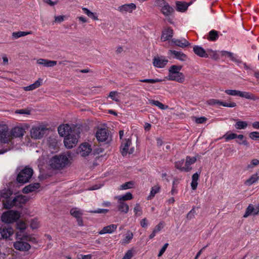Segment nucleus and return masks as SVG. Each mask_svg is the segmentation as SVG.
Listing matches in <instances>:
<instances>
[{
	"label": "nucleus",
	"mask_w": 259,
	"mask_h": 259,
	"mask_svg": "<svg viewBox=\"0 0 259 259\" xmlns=\"http://www.w3.org/2000/svg\"><path fill=\"white\" fill-rule=\"evenodd\" d=\"M181 65H172L168 69V75L165 78L168 80H174L179 83L184 82L185 78L183 73L180 72L182 69Z\"/></svg>",
	"instance_id": "obj_1"
},
{
	"label": "nucleus",
	"mask_w": 259,
	"mask_h": 259,
	"mask_svg": "<svg viewBox=\"0 0 259 259\" xmlns=\"http://www.w3.org/2000/svg\"><path fill=\"white\" fill-rule=\"evenodd\" d=\"M49 162L53 169H62L68 164L69 159L65 154H59L52 157Z\"/></svg>",
	"instance_id": "obj_2"
},
{
	"label": "nucleus",
	"mask_w": 259,
	"mask_h": 259,
	"mask_svg": "<svg viewBox=\"0 0 259 259\" xmlns=\"http://www.w3.org/2000/svg\"><path fill=\"white\" fill-rule=\"evenodd\" d=\"M27 199L25 196L18 195L16 196L11 201H7L4 204V208L6 209H10L13 206H15L18 208H22L23 205L25 204Z\"/></svg>",
	"instance_id": "obj_3"
},
{
	"label": "nucleus",
	"mask_w": 259,
	"mask_h": 259,
	"mask_svg": "<svg viewBox=\"0 0 259 259\" xmlns=\"http://www.w3.org/2000/svg\"><path fill=\"white\" fill-rule=\"evenodd\" d=\"M33 174V170L32 168L25 166L18 173L16 180L19 183L25 184L29 181Z\"/></svg>",
	"instance_id": "obj_4"
},
{
	"label": "nucleus",
	"mask_w": 259,
	"mask_h": 259,
	"mask_svg": "<svg viewBox=\"0 0 259 259\" xmlns=\"http://www.w3.org/2000/svg\"><path fill=\"white\" fill-rule=\"evenodd\" d=\"M20 217V213L17 210H10L3 213L2 221L8 224L12 223L18 220Z\"/></svg>",
	"instance_id": "obj_5"
},
{
	"label": "nucleus",
	"mask_w": 259,
	"mask_h": 259,
	"mask_svg": "<svg viewBox=\"0 0 259 259\" xmlns=\"http://www.w3.org/2000/svg\"><path fill=\"white\" fill-rule=\"evenodd\" d=\"M80 131L77 129V131H73L72 133L64 138V143L67 148L71 149L75 146L78 142L77 137Z\"/></svg>",
	"instance_id": "obj_6"
},
{
	"label": "nucleus",
	"mask_w": 259,
	"mask_h": 259,
	"mask_svg": "<svg viewBox=\"0 0 259 259\" xmlns=\"http://www.w3.org/2000/svg\"><path fill=\"white\" fill-rule=\"evenodd\" d=\"M48 131V128L41 126H35L30 131L31 137L32 139L37 140L41 139Z\"/></svg>",
	"instance_id": "obj_7"
},
{
	"label": "nucleus",
	"mask_w": 259,
	"mask_h": 259,
	"mask_svg": "<svg viewBox=\"0 0 259 259\" xmlns=\"http://www.w3.org/2000/svg\"><path fill=\"white\" fill-rule=\"evenodd\" d=\"M8 130L7 125L5 124L0 125V142L1 143L7 144L11 141V134Z\"/></svg>",
	"instance_id": "obj_8"
},
{
	"label": "nucleus",
	"mask_w": 259,
	"mask_h": 259,
	"mask_svg": "<svg viewBox=\"0 0 259 259\" xmlns=\"http://www.w3.org/2000/svg\"><path fill=\"white\" fill-rule=\"evenodd\" d=\"M14 233L13 229L9 225L0 227V239H7Z\"/></svg>",
	"instance_id": "obj_9"
},
{
	"label": "nucleus",
	"mask_w": 259,
	"mask_h": 259,
	"mask_svg": "<svg viewBox=\"0 0 259 259\" xmlns=\"http://www.w3.org/2000/svg\"><path fill=\"white\" fill-rule=\"evenodd\" d=\"M14 247L19 251H28L30 248V245L24 240H19L14 243Z\"/></svg>",
	"instance_id": "obj_10"
},
{
	"label": "nucleus",
	"mask_w": 259,
	"mask_h": 259,
	"mask_svg": "<svg viewBox=\"0 0 259 259\" xmlns=\"http://www.w3.org/2000/svg\"><path fill=\"white\" fill-rule=\"evenodd\" d=\"M96 137L99 142L107 141L109 137L108 130L105 128L98 130L96 132Z\"/></svg>",
	"instance_id": "obj_11"
},
{
	"label": "nucleus",
	"mask_w": 259,
	"mask_h": 259,
	"mask_svg": "<svg viewBox=\"0 0 259 259\" xmlns=\"http://www.w3.org/2000/svg\"><path fill=\"white\" fill-rule=\"evenodd\" d=\"M58 131L61 137L65 138L73 132L71 127L67 124L60 125L58 128Z\"/></svg>",
	"instance_id": "obj_12"
},
{
	"label": "nucleus",
	"mask_w": 259,
	"mask_h": 259,
	"mask_svg": "<svg viewBox=\"0 0 259 259\" xmlns=\"http://www.w3.org/2000/svg\"><path fill=\"white\" fill-rule=\"evenodd\" d=\"M91 151V146L88 143H82L78 149V153H80V154L83 157L88 156Z\"/></svg>",
	"instance_id": "obj_13"
},
{
	"label": "nucleus",
	"mask_w": 259,
	"mask_h": 259,
	"mask_svg": "<svg viewBox=\"0 0 259 259\" xmlns=\"http://www.w3.org/2000/svg\"><path fill=\"white\" fill-rule=\"evenodd\" d=\"M168 63V60L163 57H155L153 59V64L154 67L157 68H163Z\"/></svg>",
	"instance_id": "obj_14"
},
{
	"label": "nucleus",
	"mask_w": 259,
	"mask_h": 259,
	"mask_svg": "<svg viewBox=\"0 0 259 259\" xmlns=\"http://www.w3.org/2000/svg\"><path fill=\"white\" fill-rule=\"evenodd\" d=\"M207 103L210 105H214L215 104H219V105H222L224 107H231V108L235 107L237 106L236 103L235 102H232V103H228L221 101L218 99H212L209 100L207 101Z\"/></svg>",
	"instance_id": "obj_15"
},
{
	"label": "nucleus",
	"mask_w": 259,
	"mask_h": 259,
	"mask_svg": "<svg viewBox=\"0 0 259 259\" xmlns=\"http://www.w3.org/2000/svg\"><path fill=\"white\" fill-rule=\"evenodd\" d=\"M132 144V141L130 139H126L123 140L120 146V151L122 155L125 156L128 153L129 147Z\"/></svg>",
	"instance_id": "obj_16"
},
{
	"label": "nucleus",
	"mask_w": 259,
	"mask_h": 259,
	"mask_svg": "<svg viewBox=\"0 0 259 259\" xmlns=\"http://www.w3.org/2000/svg\"><path fill=\"white\" fill-rule=\"evenodd\" d=\"M24 133L25 131L23 128L20 127H15L12 129L10 132L11 139H12V137H22L24 134Z\"/></svg>",
	"instance_id": "obj_17"
},
{
	"label": "nucleus",
	"mask_w": 259,
	"mask_h": 259,
	"mask_svg": "<svg viewBox=\"0 0 259 259\" xmlns=\"http://www.w3.org/2000/svg\"><path fill=\"white\" fill-rule=\"evenodd\" d=\"M13 192L10 189H4L0 191V196L1 198H3L4 199L2 201L3 206L4 207V204L8 201H11V196L12 195Z\"/></svg>",
	"instance_id": "obj_18"
},
{
	"label": "nucleus",
	"mask_w": 259,
	"mask_h": 259,
	"mask_svg": "<svg viewBox=\"0 0 259 259\" xmlns=\"http://www.w3.org/2000/svg\"><path fill=\"white\" fill-rule=\"evenodd\" d=\"M136 8V6L134 3H131L129 4H125L119 6L118 8V10L120 12H129L131 13L132 11Z\"/></svg>",
	"instance_id": "obj_19"
},
{
	"label": "nucleus",
	"mask_w": 259,
	"mask_h": 259,
	"mask_svg": "<svg viewBox=\"0 0 259 259\" xmlns=\"http://www.w3.org/2000/svg\"><path fill=\"white\" fill-rule=\"evenodd\" d=\"M40 187V184L39 183H35L30 184L25 186L22 189V192L24 194H28L30 192L35 191L36 189Z\"/></svg>",
	"instance_id": "obj_20"
},
{
	"label": "nucleus",
	"mask_w": 259,
	"mask_h": 259,
	"mask_svg": "<svg viewBox=\"0 0 259 259\" xmlns=\"http://www.w3.org/2000/svg\"><path fill=\"white\" fill-rule=\"evenodd\" d=\"M173 36V30L170 27H168L162 32L161 40L162 41L169 40Z\"/></svg>",
	"instance_id": "obj_21"
},
{
	"label": "nucleus",
	"mask_w": 259,
	"mask_h": 259,
	"mask_svg": "<svg viewBox=\"0 0 259 259\" xmlns=\"http://www.w3.org/2000/svg\"><path fill=\"white\" fill-rule=\"evenodd\" d=\"M193 52L198 56L202 58H208V54L203 48L198 46H195L193 47Z\"/></svg>",
	"instance_id": "obj_22"
},
{
	"label": "nucleus",
	"mask_w": 259,
	"mask_h": 259,
	"mask_svg": "<svg viewBox=\"0 0 259 259\" xmlns=\"http://www.w3.org/2000/svg\"><path fill=\"white\" fill-rule=\"evenodd\" d=\"M168 54L169 55H174L175 58H176L180 61H185L187 58V55L183 53L182 52H179L175 50H169Z\"/></svg>",
	"instance_id": "obj_23"
},
{
	"label": "nucleus",
	"mask_w": 259,
	"mask_h": 259,
	"mask_svg": "<svg viewBox=\"0 0 259 259\" xmlns=\"http://www.w3.org/2000/svg\"><path fill=\"white\" fill-rule=\"evenodd\" d=\"M16 239L18 240H24L26 241H30L32 242H36L35 238L33 237L31 235L19 234V233H16Z\"/></svg>",
	"instance_id": "obj_24"
},
{
	"label": "nucleus",
	"mask_w": 259,
	"mask_h": 259,
	"mask_svg": "<svg viewBox=\"0 0 259 259\" xmlns=\"http://www.w3.org/2000/svg\"><path fill=\"white\" fill-rule=\"evenodd\" d=\"M184 163V159H181L180 161H178L175 162V166L177 169H179L180 170L185 172H189L192 169V167L190 166H183V165Z\"/></svg>",
	"instance_id": "obj_25"
},
{
	"label": "nucleus",
	"mask_w": 259,
	"mask_h": 259,
	"mask_svg": "<svg viewBox=\"0 0 259 259\" xmlns=\"http://www.w3.org/2000/svg\"><path fill=\"white\" fill-rule=\"evenodd\" d=\"M117 225L111 224L106 227H104L99 232V234L100 235L109 233L111 234L113 233L117 228Z\"/></svg>",
	"instance_id": "obj_26"
},
{
	"label": "nucleus",
	"mask_w": 259,
	"mask_h": 259,
	"mask_svg": "<svg viewBox=\"0 0 259 259\" xmlns=\"http://www.w3.org/2000/svg\"><path fill=\"white\" fill-rule=\"evenodd\" d=\"M37 63L43 65L45 67H53L57 65V62L56 61L49 60L45 59H39L37 61Z\"/></svg>",
	"instance_id": "obj_27"
},
{
	"label": "nucleus",
	"mask_w": 259,
	"mask_h": 259,
	"mask_svg": "<svg viewBox=\"0 0 259 259\" xmlns=\"http://www.w3.org/2000/svg\"><path fill=\"white\" fill-rule=\"evenodd\" d=\"M259 212V208H257V211H255V209L252 204H249L247 208L246 209L245 212L243 215L244 218H247L249 215L253 214L256 215Z\"/></svg>",
	"instance_id": "obj_28"
},
{
	"label": "nucleus",
	"mask_w": 259,
	"mask_h": 259,
	"mask_svg": "<svg viewBox=\"0 0 259 259\" xmlns=\"http://www.w3.org/2000/svg\"><path fill=\"white\" fill-rule=\"evenodd\" d=\"M172 43H174L176 46L184 48L190 45V44L186 39L182 40L178 39H172L171 40Z\"/></svg>",
	"instance_id": "obj_29"
},
{
	"label": "nucleus",
	"mask_w": 259,
	"mask_h": 259,
	"mask_svg": "<svg viewBox=\"0 0 259 259\" xmlns=\"http://www.w3.org/2000/svg\"><path fill=\"white\" fill-rule=\"evenodd\" d=\"M42 79L38 78V80L35 81L33 83L23 88L25 91H32L36 88L39 87L42 84Z\"/></svg>",
	"instance_id": "obj_30"
},
{
	"label": "nucleus",
	"mask_w": 259,
	"mask_h": 259,
	"mask_svg": "<svg viewBox=\"0 0 259 259\" xmlns=\"http://www.w3.org/2000/svg\"><path fill=\"white\" fill-rule=\"evenodd\" d=\"M259 180V170L256 171L255 174L251 175V176L247 179L245 184L248 186H250Z\"/></svg>",
	"instance_id": "obj_31"
},
{
	"label": "nucleus",
	"mask_w": 259,
	"mask_h": 259,
	"mask_svg": "<svg viewBox=\"0 0 259 259\" xmlns=\"http://www.w3.org/2000/svg\"><path fill=\"white\" fill-rule=\"evenodd\" d=\"M161 11L164 16H168L174 12V10L168 3H167V4L163 6V8L161 9Z\"/></svg>",
	"instance_id": "obj_32"
},
{
	"label": "nucleus",
	"mask_w": 259,
	"mask_h": 259,
	"mask_svg": "<svg viewBox=\"0 0 259 259\" xmlns=\"http://www.w3.org/2000/svg\"><path fill=\"white\" fill-rule=\"evenodd\" d=\"M201 171L196 172V173L194 174L192 177V182L191 183V186L192 190H195L196 189L198 183L197 181L199 179V176L200 175Z\"/></svg>",
	"instance_id": "obj_33"
},
{
	"label": "nucleus",
	"mask_w": 259,
	"mask_h": 259,
	"mask_svg": "<svg viewBox=\"0 0 259 259\" xmlns=\"http://www.w3.org/2000/svg\"><path fill=\"white\" fill-rule=\"evenodd\" d=\"M117 208L119 211L125 213H127L129 210V207L127 203L118 200Z\"/></svg>",
	"instance_id": "obj_34"
},
{
	"label": "nucleus",
	"mask_w": 259,
	"mask_h": 259,
	"mask_svg": "<svg viewBox=\"0 0 259 259\" xmlns=\"http://www.w3.org/2000/svg\"><path fill=\"white\" fill-rule=\"evenodd\" d=\"M219 32L213 29L209 32L207 38L209 41H214L219 38Z\"/></svg>",
	"instance_id": "obj_35"
},
{
	"label": "nucleus",
	"mask_w": 259,
	"mask_h": 259,
	"mask_svg": "<svg viewBox=\"0 0 259 259\" xmlns=\"http://www.w3.org/2000/svg\"><path fill=\"white\" fill-rule=\"evenodd\" d=\"M177 10L179 12H185L188 8L190 4L183 3L181 2H177L176 3Z\"/></svg>",
	"instance_id": "obj_36"
},
{
	"label": "nucleus",
	"mask_w": 259,
	"mask_h": 259,
	"mask_svg": "<svg viewBox=\"0 0 259 259\" xmlns=\"http://www.w3.org/2000/svg\"><path fill=\"white\" fill-rule=\"evenodd\" d=\"M239 93V97L244 98L245 99H250L253 101H255L258 99V98H256L253 94L248 92L240 91Z\"/></svg>",
	"instance_id": "obj_37"
},
{
	"label": "nucleus",
	"mask_w": 259,
	"mask_h": 259,
	"mask_svg": "<svg viewBox=\"0 0 259 259\" xmlns=\"http://www.w3.org/2000/svg\"><path fill=\"white\" fill-rule=\"evenodd\" d=\"M82 10L88 17L94 20H98V18L96 13L92 12L90 10L86 8H82Z\"/></svg>",
	"instance_id": "obj_38"
},
{
	"label": "nucleus",
	"mask_w": 259,
	"mask_h": 259,
	"mask_svg": "<svg viewBox=\"0 0 259 259\" xmlns=\"http://www.w3.org/2000/svg\"><path fill=\"white\" fill-rule=\"evenodd\" d=\"M160 189V187L158 185H156L153 187L150 191V195L147 197V200L152 199L155 196V195L158 193Z\"/></svg>",
	"instance_id": "obj_39"
},
{
	"label": "nucleus",
	"mask_w": 259,
	"mask_h": 259,
	"mask_svg": "<svg viewBox=\"0 0 259 259\" xmlns=\"http://www.w3.org/2000/svg\"><path fill=\"white\" fill-rule=\"evenodd\" d=\"M32 31H17V32H14L12 33V36L13 38L17 39L18 38H19L22 36H24L25 35H27L28 34H32Z\"/></svg>",
	"instance_id": "obj_40"
},
{
	"label": "nucleus",
	"mask_w": 259,
	"mask_h": 259,
	"mask_svg": "<svg viewBox=\"0 0 259 259\" xmlns=\"http://www.w3.org/2000/svg\"><path fill=\"white\" fill-rule=\"evenodd\" d=\"M116 198L118 199V201L124 202L125 200H131L133 198V195L130 192H127L124 195L116 196Z\"/></svg>",
	"instance_id": "obj_41"
},
{
	"label": "nucleus",
	"mask_w": 259,
	"mask_h": 259,
	"mask_svg": "<svg viewBox=\"0 0 259 259\" xmlns=\"http://www.w3.org/2000/svg\"><path fill=\"white\" fill-rule=\"evenodd\" d=\"M149 103L150 104L157 106L161 109L163 110V109H167L168 108L167 106H165L164 105H163V104H162L161 102H160L158 101H155L154 100H149Z\"/></svg>",
	"instance_id": "obj_42"
},
{
	"label": "nucleus",
	"mask_w": 259,
	"mask_h": 259,
	"mask_svg": "<svg viewBox=\"0 0 259 259\" xmlns=\"http://www.w3.org/2000/svg\"><path fill=\"white\" fill-rule=\"evenodd\" d=\"M16 228L20 230V232H18L17 233H19V234H22V233L23 231H24L26 228V224L24 222L22 221H20L19 222H17L16 224Z\"/></svg>",
	"instance_id": "obj_43"
},
{
	"label": "nucleus",
	"mask_w": 259,
	"mask_h": 259,
	"mask_svg": "<svg viewBox=\"0 0 259 259\" xmlns=\"http://www.w3.org/2000/svg\"><path fill=\"white\" fill-rule=\"evenodd\" d=\"M133 233L131 231H128L125 235V238L122 240V243H128L130 240L133 239Z\"/></svg>",
	"instance_id": "obj_44"
},
{
	"label": "nucleus",
	"mask_w": 259,
	"mask_h": 259,
	"mask_svg": "<svg viewBox=\"0 0 259 259\" xmlns=\"http://www.w3.org/2000/svg\"><path fill=\"white\" fill-rule=\"evenodd\" d=\"M197 160L196 157H191L189 156H187L186 157L185 166H189L191 164L194 163Z\"/></svg>",
	"instance_id": "obj_45"
},
{
	"label": "nucleus",
	"mask_w": 259,
	"mask_h": 259,
	"mask_svg": "<svg viewBox=\"0 0 259 259\" xmlns=\"http://www.w3.org/2000/svg\"><path fill=\"white\" fill-rule=\"evenodd\" d=\"M247 126V123L244 121H239L237 122L235 126L237 130H241L245 128Z\"/></svg>",
	"instance_id": "obj_46"
},
{
	"label": "nucleus",
	"mask_w": 259,
	"mask_h": 259,
	"mask_svg": "<svg viewBox=\"0 0 259 259\" xmlns=\"http://www.w3.org/2000/svg\"><path fill=\"white\" fill-rule=\"evenodd\" d=\"M237 138L239 139L240 140L242 141V142L239 141L238 140H237L236 142L238 144L240 145H243L245 146H248V143L246 141V139L245 138L244 136L243 135H237Z\"/></svg>",
	"instance_id": "obj_47"
},
{
	"label": "nucleus",
	"mask_w": 259,
	"mask_h": 259,
	"mask_svg": "<svg viewBox=\"0 0 259 259\" xmlns=\"http://www.w3.org/2000/svg\"><path fill=\"white\" fill-rule=\"evenodd\" d=\"M207 54H208V57H210L211 59H214L215 60L218 59L219 58V56L217 54V52L214 51L212 50H208L207 51Z\"/></svg>",
	"instance_id": "obj_48"
},
{
	"label": "nucleus",
	"mask_w": 259,
	"mask_h": 259,
	"mask_svg": "<svg viewBox=\"0 0 259 259\" xmlns=\"http://www.w3.org/2000/svg\"><path fill=\"white\" fill-rule=\"evenodd\" d=\"M237 135L235 133H231L229 134L226 133L221 139L225 138L226 141H228L237 138Z\"/></svg>",
	"instance_id": "obj_49"
},
{
	"label": "nucleus",
	"mask_w": 259,
	"mask_h": 259,
	"mask_svg": "<svg viewBox=\"0 0 259 259\" xmlns=\"http://www.w3.org/2000/svg\"><path fill=\"white\" fill-rule=\"evenodd\" d=\"M70 212L73 217L76 219L81 217L82 215V213L80 210H77L76 208H72Z\"/></svg>",
	"instance_id": "obj_50"
},
{
	"label": "nucleus",
	"mask_w": 259,
	"mask_h": 259,
	"mask_svg": "<svg viewBox=\"0 0 259 259\" xmlns=\"http://www.w3.org/2000/svg\"><path fill=\"white\" fill-rule=\"evenodd\" d=\"M141 82H147L149 83H155L156 82H161L162 79L156 78V79H140L139 80Z\"/></svg>",
	"instance_id": "obj_51"
},
{
	"label": "nucleus",
	"mask_w": 259,
	"mask_h": 259,
	"mask_svg": "<svg viewBox=\"0 0 259 259\" xmlns=\"http://www.w3.org/2000/svg\"><path fill=\"white\" fill-rule=\"evenodd\" d=\"M134 185V182L132 181H129L123 184L120 186L121 190H126L128 189L132 188Z\"/></svg>",
	"instance_id": "obj_52"
},
{
	"label": "nucleus",
	"mask_w": 259,
	"mask_h": 259,
	"mask_svg": "<svg viewBox=\"0 0 259 259\" xmlns=\"http://www.w3.org/2000/svg\"><path fill=\"white\" fill-rule=\"evenodd\" d=\"M225 92L229 95L231 96H239L240 91L235 90H226Z\"/></svg>",
	"instance_id": "obj_53"
},
{
	"label": "nucleus",
	"mask_w": 259,
	"mask_h": 259,
	"mask_svg": "<svg viewBox=\"0 0 259 259\" xmlns=\"http://www.w3.org/2000/svg\"><path fill=\"white\" fill-rule=\"evenodd\" d=\"M134 211L136 215H141L142 214V210L139 203H137L134 208Z\"/></svg>",
	"instance_id": "obj_54"
},
{
	"label": "nucleus",
	"mask_w": 259,
	"mask_h": 259,
	"mask_svg": "<svg viewBox=\"0 0 259 259\" xmlns=\"http://www.w3.org/2000/svg\"><path fill=\"white\" fill-rule=\"evenodd\" d=\"M109 211V210L107 209L99 208L97 210H90L89 212L93 213H106L108 212Z\"/></svg>",
	"instance_id": "obj_55"
},
{
	"label": "nucleus",
	"mask_w": 259,
	"mask_h": 259,
	"mask_svg": "<svg viewBox=\"0 0 259 259\" xmlns=\"http://www.w3.org/2000/svg\"><path fill=\"white\" fill-rule=\"evenodd\" d=\"M117 92L116 91H112L109 93V97L114 101L118 102L119 100L117 97Z\"/></svg>",
	"instance_id": "obj_56"
},
{
	"label": "nucleus",
	"mask_w": 259,
	"mask_h": 259,
	"mask_svg": "<svg viewBox=\"0 0 259 259\" xmlns=\"http://www.w3.org/2000/svg\"><path fill=\"white\" fill-rule=\"evenodd\" d=\"M249 137L253 140H259V132H252L249 134Z\"/></svg>",
	"instance_id": "obj_57"
},
{
	"label": "nucleus",
	"mask_w": 259,
	"mask_h": 259,
	"mask_svg": "<svg viewBox=\"0 0 259 259\" xmlns=\"http://www.w3.org/2000/svg\"><path fill=\"white\" fill-rule=\"evenodd\" d=\"M196 213L194 207L188 213L186 218L188 220H190L194 218L195 214Z\"/></svg>",
	"instance_id": "obj_58"
},
{
	"label": "nucleus",
	"mask_w": 259,
	"mask_h": 259,
	"mask_svg": "<svg viewBox=\"0 0 259 259\" xmlns=\"http://www.w3.org/2000/svg\"><path fill=\"white\" fill-rule=\"evenodd\" d=\"M163 227H164V223L162 222H161L155 227L153 230L156 233H157V232L160 231L163 228Z\"/></svg>",
	"instance_id": "obj_59"
},
{
	"label": "nucleus",
	"mask_w": 259,
	"mask_h": 259,
	"mask_svg": "<svg viewBox=\"0 0 259 259\" xmlns=\"http://www.w3.org/2000/svg\"><path fill=\"white\" fill-rule=\"evenodd\" d=\"M133 256V252L132 250H128L124 254L122 259H131Z\"/></svg>",
	"instance_id": "obj_60"
},
{
	"label": "nucleus",
	"mask_w": 259,
	"mask_h": 259,
	"mask_svg": "<svg viewBox=\"0 0 259 259\" xmlns=\"http://www.w3.org/2000/svg\"><path fill=\"white\" fill-rule=\"evenodd\" d=\"M167 2L165 0H156L155 2V5L163 8L164 5L167 4Z\"/></svg>",
	"instance_id": "obj_61"
},
{
	"label": "nucleus",
	"mask_w": 259,
	"mask_h": 259,
	"mask_svg": "<svg viewBox=\"0 0 259 259\" xmlns=\"http://www.w3.org/2000/svg\"><path fill=\"white\" fill-rule=\"evenodd\" d=\"M15 113L17 114L29 115L30 114V111L28 109H20L16 110Z\"/></svg>",
	"instance_id": "obj_62"
},
{
	"label": "nucleus",
	"mask_w": 259,
	"mask_h": 259,
	"mask_svg": "<svg viewBox=\"0 0 259 259\" xmlns=\"http://www.w3.org/2000/svg\"><path fill=\"white\" fill-rule=\"evenodd\" d=\"M207 118L205 117H195V122L197 123H203L206 120Z\"/></svg>",
	"instance_id": "obj_63"
},
{
	"label": "nucleus",
	"mask_w": 259,
	"mask_h": 259,
	"mask_svg": "<svg viewBox=\"0 0 259 259\" xmlns=\"http://www.w3.org/2000/svg\"><path fill=\"white\" fill-rule=\"evenodd\" d=\"M259 164V160L256 159H253L251 160L250 164L248 165V168H252L254 166H256Z\"/></svg>",
	"instance_id": "obj_64"
}]
</instances>
